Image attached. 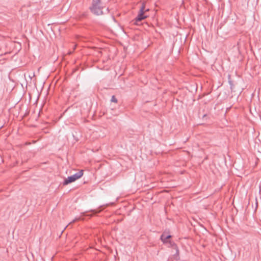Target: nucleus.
<instances>
[{
  "label": "nucleus",
  "mask_w": 261,
  "mask_h": 261,
  "mask_svg": "<svg viewBox=\"0 0 261 261\" xmlns=\"http://www.w3.org/2000/svg\"><path fill=\"white\" fill-rule=\"evenodd\" d=\"M107 11H108V12L109 11V8H107Z\"/></svg>",
  "instance_id": "11"
},
{
  "label": "nucleus",
  "mask_w": 261,
  "mask_h": 261,
  "mask_svg": "<svg viewBox=\"0 0 261 261\" xmlns=\"http://www.w3.org/2000/svg\"><path fill=\"white\" fill-rule=\"evenodd\" d=\"M100 211H98L97 210H92L91 211V214H88L87 216H89V217H92L93 215H95L98 213H99Z\"/></svg>",
  "instance_id": "5"
},
{
  "label": "nucleus",
  "mask_w": 261,
  "mask_h": 261,
  "mask_svg": "<svg viewBox=\"0 0 261 261\" xmlns=\"http://www.w3.org/2000/svg\"><path fill=\"white\" fill-rule=\"evenodd\" d=\"M176 254H177V255H178V254H179V250H178V249H176Z\"/></svg>",
  "instance_id": "9"
},
{
  "label": "nucleus",
  "mask_w": 261,
  "mask_h": 261,
  "mask_svg": "<svg viewBox=\"0 0 261 261\" xmlns=\"http://www.w3.org/2000/svg\"><path fill=\"white\" fill-rule=\"evenodd\" d=\"M171 237L170 234H168L167 232L164 231L161 236L160 239L164 243H167L169 242L168 240Z\"/></svg>",
  "instance_id": "3"
},
{
  "label": "nucleus",
  "mask_w": 261,
  "mask_h": 261,
  "mask_svg": "<svg viewBox=\"0 0 261 261\" xmlns=\"http://www.w3.org/2000/svg\"><path fill=\"white\" fill-rule=\"evenodd\" d=\"M83 175V170H81L79 172L75 173L74 174L68 176L66 179H65L63 182V185H67L70 183H71L76 179L81 177Z\"/></svg>",
  "instance_id": "2"
},
{
  "label": "nucleus",
  "mask_w": 261,
  "mask_h": 261,
  "mask_svg": "<svg viewBox=\"0 0 261 261\" xmlns=\"http://www.w3.org/2000/svg\"><path fill=\"white\" fill-rule=\"evenodd\" d=\"M228 82H229V85L230 86V89L231 90H232L233 89V87L232 81H231V80H229Z\"/></svg>",
  "instance_id": "8"
},
{
  "label": "nucleus",
  "mask_w": 261,
  "mask_h": 261,
  "mask_svg": "<svg viewBox=\"0 0 261 261\" xmlns=\"http://www.w3.org/2000/svg\"><path fill=\"white\" fill-rule=\"evenodd\" d=\"M79 219H80V218L75 219V220H74L73 221V222H75V221H76V220H79Z\"/></svg>",
  "instance_id": "10"
},
{
  "label": "nucleus",
  "mask_w": 261,
  "mask_h": 261,
  "mask_svg": "<svg viewBox=\"0 0 261 261\" xmlns=\"http://www.w3.org/2000/svg\"><path fill=\"white\" fill-rule=\"evenodd\" d=\"M145 4L144 3L142 4V7L140 8V12L144 13L145 12Z\"/></svg>",
  "instance_id": "6"
},
{
  "label": "nucleus",
  "mask_w": 261,
  "mask_h": 261,
  "mask_svg": "<svg viewBox=\"0 0 261 261\" xmlns=\"http://www.w3.org/2000/svg\"><path fill=\"white\" fill-rule=\"evenodd\" d=\"M103 6L101 0H92L89 10L95 15H103Z\"/></svg>",
  "instance_id": "1"
},
{
  "label": "nucleus",
  "mask_w": 261,
  "mask_h": 261,
  "mask_svg": "<svg viewBox=\"0 0 261 261\" xmlns=\"http://www.w3.org/2000/svg\"><path fill=\"white\" fill-rule=\"evenodd\" d=\"M111 101V102H115V103H117V102H118L117 98H116V97L114 95H113L112 96Z\"/></svg>",
  "instance_id": "7"
},
{
  "label": "nucleus",
  "mask_w": 261,
  "mask_h": 261,
  "mask_svg": "<svg viewBox=\"0 0 261 261\" xmlns=\"http://www.w3.org/2000/svg\"><path fill=\"white\" fill-rule=\"evenodd\" d=\"M146 17L144 15V13L140 12L138 16L135 19L134 23L137 24L138 22L144 19Z\"/></svg>",
  "instance_id": "4"
}]
</instances>
